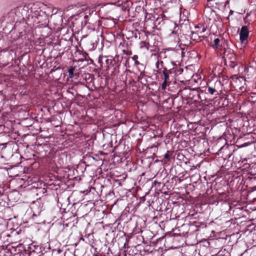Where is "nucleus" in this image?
<instances>
[{"mask_svg": "<svg viewBox=\"0 0 256 256\" xmlns=\"http://www.w3.org/2000/svg\"><path fill=\"white\" fill-rule=\"evenodd\" d=\"M148 42L142 41L140 44L141 49L144 48L147 51L150 48L152 52H156L158 50V42L156 40V36H153L150 38H147Z\"/></svg>", "mask_w": 256, "mask_h": 256, "instance_id": "nucleus-1", "label": "nucleus"}, {"mask_svg": "<svg viewBox=\"0 0 256 256\" xmlns=\"http://www.w3.org/2000/svg\"><path fill=\"white\" fill-rule=\"evenodd\" d=\"M166 17L163 13L160 14L152 15L148 14L146 16V22H148V20L151 21L154 26H158L162 24L165 20H168Z\"/></svg>", "mask_w": 256, "mask_h": 256, "instance_id": "nucleus-2", "label": "nucleus"}, {"mask_svg": "<svg viewBox=\"0 0 256 256\" xmlns=\"http://www.w3.org/2000/svg\"><path fill=\"white\" fill-rule=\"evenodd\" d=\"M116 56H117L114 58L112 56H101L98 57V62L100 64V66H102L104 60L106 64V70H109L111 67L114 66V65L116 64L115 60Z\"/></svg>", "mask_w": 256, "mask_h": 256, "instance_id": "nucleus-3", "label": "nucleus"}, {"mask_svg": "<svg viewBox=\"0 0 256 256\" xmlns=\"http://www.w3.org/2000/svg\"><path fill=\"white\" fill-rule=\"evenodd\" d=\"M221 82L220 80H216L214 84H207V86L206 89V93L210 94L211 95H218V89L219 86H220Z\"/></svg>", "mask_w": 256, "mask_h": 256, "instance_id": "nucleus-4", "label": "nucleus"}, {"mask_svg": "<svg viewBox=\"0 0 256 256\" xmlns=\"http://www.w3.org/2000/svg\"><path fill=\"white\" fill-rule=\"evenodd\" d=\"M170 30L171 32L170 36H173L176 41L178 40V32L180 30V26L174 22H170Z\"/></svg>", "mask_w": 256, "mask_h": 256, "instance_id": "nucleus-5", "label": "nucleus"}, {"mask_svg": "<svg viewBox=\"0 0 256 256\" xmlns=\"http://www.w3.org/2000/svg\"><path fill=\"white\" fill-rule=\"evenodd\" d=\"M249 35V30L248 26H242L240 32V40L242 42L244 43L247 40Z\"/></svg>", "mask_w": 256, "mask_h": 256, "instance_id": "nucleus-6", "label": "nucleus"}, {"mask_svg": "<svg viewBox=\"0 0 256 256\" xmlns=\"http://www.w3.org/2000/svg\"><path fill=\"white\" fill-rule=\"evenodd\" d=\"M30 207L34 216H38L42 211L41 204L38 202H34L30 204Z\"/></svg>", "mask_w": 256, "mask_h": 256, "instance_id": "nucleus-7", "label": "nucleus"}, {"mask_svg": "<svg viewBox=\"0 0 256 256\" xmlns=\"http://www.w3.org/2000/svg\"><path fill=\"white\" fill-rule=\"evenodd\" d=\"M236 86L239 88L242 92H244L246 88L244 86L246 85V79L244 77L238 76L236 78Z\"/></svg>", "mask_w": 256, "mask_h": 256, "instance_id": "nucleus-8", "label": "nucleus"}, {"mask_svg": "<svg viewBox=\"0 0 256 256\" xmlns=\"http://www.w3.org/2000/svg\"><path fill=\"white\" fill-rule=\"evenodd\" d=\"M30 256H40L41 253V248L38 246L31 244L28 247Z\"/></svg>", "mask_w": 256, "mask_h": 256, "instance_id": "nucleus-9", "label": "nucleus"}, {"mask_svg": "<svg viewBox=\"0 0 256 256\" xmlns=\"http://www.w3.org/2000/svg\"><path fill=\"white\" fill-rule=\"evenodd\" d=\"M222 58H228L231 60V62H233L236 60V56L234 54L233 52L231 50H224L222 55Z\"/></svg>", "mask_w": 256, "mask_h": 256, "instance_id": "nucleus-10", "label": "nucleus"}, {"mask_svg": "<svg viewBox=\"0 0 256 256\" xmlns=\"http://www.w3.org/2000/svg\"><path fill=\"white\" fill-rule=\"evenodd\" d=\"M220 40L218 38H216L214 40V44L212 47L216 50L219 51L222 49L221 45L220 44Z\"/></svg>", "mask_w": 256, "mask_h": 256, "instance_id": "nucleus-11", "label": "nucleus"}, {"mask_svg": "<svg viewBox=\"0 0 256 256\" xmlns=\"http://www.w3.org/2000/svg\"><path fill=\"white\" fill-rule=\"evenodd\" d=\"M162 74H164V80L168 81L169 74H168V71L166 68H164V70L162 71Z\"/></svg>", "mask_w": 256, "mask_h": 256, "instance_id": "nucleus-12", "label": "nucleus"}, {"mask_svg": "<svg viewBox=\"0 0 256 256\" xmlns=\"http://www.w3.org/2000/svg\"><path fill=\"white\" fill-rule=\"evenodd\" d=\"M75 70V67L74 66H70L68 70V72L69 74V78H72L74 76V72Z\"/></svg>", "mask_w": 256, "mask_h": 256, "instance_id": "nucleus-13", "label": "nucleus"}, {"mask_svg": "<svg viewBox=\"0 0 256 256\" xmlns=\"http://www.w3.org/2000/svg\"><path fill=\"white\" fill-rule=\"evenodd\" d=\"M132 59L134 61V64L136 65L140 64V62L138 60V56L136 55H134L132 57Z\"/></svg>", "mask_w": 256, "mask_h": 256, "instance_id": "nucleus-14", "label": "nucleus"}, {"mask_svg": "<svg viewBox=\"0 0 256 256\" xmlns=\"http://www.w3.org/2000/svg\"><path fill=\"white\" fill-rule=\"evenodd\" d=\"M182 18L180 17V24H188V20L186 18H184V22H182Z\"/></svg>", "mask_w": 256, "mask_h": 256, "instance_id": "nucleus-15", "label": "nucleus"}, {"mask_svg": "<svg viewBox=\"0 0 256 256\" xmlns=\"http://www.w3.org/2000/svg\"><path fill=\"white\" fill-rule=\"evenodd\" d=\"M169 82V81H166V80H164L163 82L162 83V90H165V88H166V86L168 85V83Z\"/></svg>", "mask_w": 256, "mask_h": 256, "instance_id": "nucleus-16", "label": "nucleus"}, {"mask_svg": "<svg viewBox=\"0 0 256 256\" xmlns=\"http://www.w3.org/2000/svg\"><path fill=\"white\" fill-rule=\"evenodd\" d=\"M163 64V62L162 61H160V62H159V60H158L156 63V67L157 69H160V65L161 64L162 66V65Z\"/></svg>", "mask_w": 256, "mask_h": 256, "instance_id": "nucleus-17", "label": "nucleus"}, {"mask_svg": "<svg viewBox=\"0 0 256 256\" xmlns=\"http://www.w3.org/2000/svg\"><path fill=\"white\" fill-rule=\"evenodd\" d=\"M206 30V28L204 26H202V30H199L196 31L200 34H202Z\"/></svg>", "mask_w": 256, "mask_h": 256, "instance_id": "nucleus-18", "label": "nucleus"}, {"mask_svg": "<svg viewBox=\"0 0 256 256\" xmlns=\"http://www.w3.org/2000/svg\"><path fill=\"white\" fill-rule=\"evenodd\" d=\"M170 157V154H168V152H167V153H166L164 155V158L165 159H168V158Z\"/></svg>", "mask_w": 256, "mask_h": 256, "instance_id": "nucleus-19", "label": "nucleus"}, {"mask_svg": "<svg viewBox=\"0 0 256 256\" xmlns=\"http://www.w3.org/2000/svg\"><path fill=\"white\" fill-rule=\"evenodd\" d=\"M183 72V69L180 68H179L178 70V72H180V74L181 72Z\"/></svg>", "mask_w": 256, "mask_h": 256, "instance_id": "nucleus-20", "label": "nucleus"}, {"mask_svg": "<svg viewBox=\"0 0 256 256\" xmlns=\"http://www.w3.org/2000/svg\"><path fill=\"white\" fill-rule=\"evenodd\" d=\"M247 17L248 16H246L244 18V21L245 22L246 24L247 23V21H246V18H247Z\"/></svg>", "mask_w": 256, "mask_h": 256, "instance_id": "nucleus-21", "label": "nucleus"}, {"mask_svg": "<svg viewBox=\"0 0 256 256\" xmlns=\"http://www.w3.org/2000/svg\"><path fill=\"white\" fill-rule=\"evenodd\" d=\"M126 3L128 4V5L129 4H132V2L130 1H126Z\"/></svg>", "mask_w": 256, "mask_h": 256, "instance_id": "nucleus-22", "label": "nucleus"}, {"mask_svg": "<svg viewBox=\"0 0 256 256\" xmlns=\"http://www.w3.org/2000/svg\"><path fill=\"white\" fill-rule=\"evenodd\" d=\"M256 202V198H254L252 200V202L255 204Z\"/></svg>", "mask_w": 256, "mask_h": 256, "instance_id": "nucleus-23", "label": "nucleus"}, {"mask_svg": "<svg viewBox=\"0 0 256 256\" xmlns=\"http://www.w3.org/2000/svg\"><path fill=\"white\" fill-rule=\"evenodd\" d=\"M233 12H233L232 10H230V14H233Z\"/></svg>", "mask_w": 256, "mask_h": 256, "instance_id": "nucleus-24", "label": "nucleus"}, {"mask_svg": "<svg viewBox=\"0 0 256 256\" xmlns=\"http://www.w3.org/2000/svg\"><path fill=\"white\" fill-rule=\"evenodd\" d=\"M120 2V0L118 1V3ZM112 4H117V2L116 3H112Z\"/></svg>", "mask_w": 256, "mask_h": 256, "instance_id": "nucleus-25", "label": "nucleus"}, {"mask_svg": "<svg viewBox=\"0 0 256 256\" xmlns=\"http://www.w3.org/2000/svg\"><path fill=\"white\" fill-rule=\"evenodd\" d=\"M196 28H200V26H195Z\"/></svg>", "mask_w": 256, "mask_h": 256, "instance_id": "nucleus-26", "label": "nucleus"}, {"mask_svg": "<svg viewBox=\"0 0 256 256\" xmlns=\"http://www.w3.org/2000/svg\"><path fill=\"white\" fill-rule=\"evenodd\" d=\"M114 70L116 71V68H114Z\"/></svg>", "mask_w": 256, "mask_h": 256, "instance_id": "nucleus-27", "label": "nucleus"}, {"mask_svg": "<svg viewBox=\"0 0 256 256\" xmlns=\"http://www.w3.org/2000/svg\"><path fill=\"white\" fill-rule=\"evenodd\" d=\"M120 4H118L117 5H118V6H120Z\"/></svg>", "mask_w": 256, "mask_h": 256, "instance_id": "nucleus-28", "label": "nucleus"}, {"mask_svg": "<svg viewBox=\"0 0 256 256\" xmlns=\"http://www.w3.org/2000/svg\"><path fill=\"white\" fill-rule=\"evenodd\" d=\"M44 256V255H43V256Z\"/></svg>", "mask_w": 256, "mask_h": 256, "instance_id": "nucleus-29", "label": "nucleus"}]
</instances>
